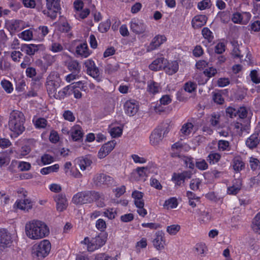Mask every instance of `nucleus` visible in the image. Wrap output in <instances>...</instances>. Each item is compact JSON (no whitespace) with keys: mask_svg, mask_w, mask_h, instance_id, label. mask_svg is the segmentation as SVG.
<instances>
[{"mask_svg":"<svg viewBox=\"0 0 260 260\" xmlns=\"http://www.w3.org/2000/svg\"><path fill=\"white\" fill-rule=\"evenodd\" d=\"M26 236L32 240H38L47 236L49 234L48 226L44 222L33 220L25 224Z\"/></svg>","mask_w":260,"mask_h":260,"instance_id":"f257e3e1","label":"nucleus"},{"mask_svg":"<svg viewBox=\"0 0 260 260\" xmlns=\"http://www.w3.org/2000/svg\"><path fill=\"white\" fill-rule=\"evenodd\" d=\"M25 119L24 114L20 111L14 110L10 114L8 127L15 137H18L25 130L24 123Z\"/></svg>","mask_w":260,"mask_h":260,"instance_id":"f03ea898","label":"nucleus"},{"mask_svg":"<svg viewBox=\"0 0 260 260\" xmlns=\"http://www.w3.org/2000/svg\"><path fill=\"white\" fill-rule=\"evenodd\" d=\"M103 194L95 191H85L79 192L75 194L72 202L76 205L90 203L94 201L99 200L103 198Z\"/></svg>","mask_w":260,"mask_h":260,"instance_id":"7ed1b4c3","label":"nucleus"},{"mask_svg":"<svg viewBox=\"0 0 260 260\" xmlns=\"http://www.w3.org/2000/svg\"><path fill=\"white\" fill-rule=\"evenodd\" d=\"M61 82V80L58 73L53 72L49 74L47 78L46 86L50 96L54 95L55 92L59 88Z\"/></svg>","mask_w":260,"mask_h":260,"instance_id":"20e7f679","label":"nucleus"},{"mask_svg":"<svg viewBox=\"0 0 260 260\" xmlns=\"http://www.w3.org/2000/svg\"><path fill=\"white\" fill-rule=\"evenodd\" d=\"M51 249V244L47 240H44L38 244H35L32 247V254L38 259L46 257Z\"/></svg>","mask_w":260,"mask_h":260,"instance_id":"39448f33","label":"nucleus"},{"mask_svg":"<svg viewBox=\"0 0 260 260\" xmlns=\"http://www.w3.org/2000/svg\"><path fill=\"white\" fill-rule=\"evenodd\" d=\"M107 240L106 234H100L94 238H92L87 245L89 251H93L103 246Z\"/></svg>","mask_w":260,"mask_h":260,"instance_id":"423d86ee","label":"nucleus"},{"mask_svg":"<svg viewBox=\"0 0 260 260\" xmlns=\"http://www.w3.org/2000/svg\"><path fill=\"white\" fill-rule=\"evenodd\" d=\"M94 184L97 186H109L114 183V179L110 176L104 173L95 175L93 178Z\"/></svg>","mask_w":260,"mask_h":260,"instance_id":"0eeeda50","label":"nucleus"},{"mask_svg":"<svg viewBox=\"0 0 260 260\" xmlns=\"http://www.w3.org/2000/svg\"><path fill=\"white\" fill-rule=\"evenodd\" d=\"M46 7L49 10L48 16L52 19H55L56 14L61 9L60 0H46Z\"/></svg>","mask_w":260,"mask_h":260,"instance_id":"6e6552de","label":"nucleus"},{"mask_svg":"<svg viewBox=\"0 0 260 260\" xmlns=\"http://www.w3.org/2000/svg\"><path fill=\"white\" fill-rule=\"evenodd\" d=\"M85 67L87 69V74L95 79L97 81H100L101 77L99 69L95 66L93 61L88 60L85 62Z\"/></svg>","mask_w":260,"mask_h":260,"instance_id":"1a4fd4ad","label":"nucleus"},{"mask_svg":"<svg viewBox=\"0 0 260 260\" xmlns=\"http://www.w3.org/2000/svg\"><path fill=\"white\" fill-rule=\"evenodd\" d=\"M11 234L6 230H0V250L11 246L12 243Z\"/></svg>","mask_w":260,"mask_h":260,"instance_id":"9d476101","label":"nucleus"},{"mask_svg":"<svg viewBox=\"0 0 260 260\" xmlns=\"http://www.w3.org/2000/svg\"><path fill=\"white\" fill-rule=\"evenodd\" d=\"M192 174L190 171H185L181 173H174L172 179L174 181L176 185L180 186L185 180L191 178Z\"/></svg>","mask_w":260,"mask_h":260,"instance_id":"9b49d317","label":"nucleus"},{"mask_svg":"<svg viewBox=\"0 0 260 260\" xmlns=\"http://www.w3.org/2000/svg\"><path fill=\"white\" fill-rule=\"evenodd\" d=\"M166 37L164 35H157L152 40L147 47V52L152 51L159 47L166 41Z\"/></svg>","mask_w":260,"mask_h":260,"instance_id":"f8f14e48","label":"nucleus"},{"mask_svg":"<svg viewBox=\"0 0 260 260\" xmlns=\"http://www.w3.org/2000/svg\"><path fill=\"white\" fill-rule=\"evenodd\" d=\"M54 198L56 203V209L58 211L62 212L67 209L68 203L65 195L63 194H56Z\"/></svg>","mask_w":260,"mask_h":260,"instance_id":"ddd939ff","label":"nucleus"},{"mask_svg":"<svg viewBox=\"0 0 260 260\" xmlns=\"http://www.w3.org/2000/svg\"><path fill=\"white\" fill-rule=\"evenodd\" d=\"M125 113L129 116L135 115L139 109L138 105L135 101H126L124 105Z\"/></svg>","mask_w":260,"mask_h":260,"instance_id":"4468645a","label":"nucleus"},{"mask_svg":"<svg viewBox=\"0 0 260 260\" xmlns=\"http://www.w3.org/2000/svg\"><path fill=\"white\" fill-rule=\"evenodd\" d=\"M153 245L158 250H161L165 248L166 241L164 235L160 232H157L153 241Z\"/></svg>","mask_w":260,"mask_h":260,"instance_id":"2eb2a0df","label":"nucleus"},{"mask_svg":"<svg viewBox=\"0 0 260 260\" xmlns=\"http://www.w3.org/2000/svg\"><path fill=\"white\" fill-rule=\"evenodd\" d=\"M115 144L114 141H111L103 145L99 151V158L101 159L105 157L114 149Z\"/></svg>","mask_w":260,"mask_h":260,"instance_id":"dca6fc26","label":"nucleus"},{"mask_svg":"<svg viewBox=\"0 0 260 260\" xmlns=\"http://www.w3.org/2000/svg\"><path fill=\"white\" fill-rule=\"evenodd\" d=\"M260 141V133H254L246 141V146L251 149L256 148Z\"/></svg>","mask_w":260,"mask_h":260,"instance_id":"f3484780","label":"nucleus"},{"mask_svg":"<svg viewBox=\"0 0 260 260\" xmlns=\"http://www.w3.org/2000/svg\"><path fill=\"white\" fill-rule=\"evenodd\" d=\"M163 135L160 128L155 129L150 136V142L152 145H158L162 140Z\"/></svg>","mask_w":260,"mask_h":260,"instance_id":"a211bd4d","label":"nucleus"},{"mask_svg":"<svg viewBox=\"0 0 260 260\" xmlns=\"http://www.w3.org/2000/svg\"><path fill=\"white\" fill-rule=\"evenodd\" d=\"M207 21L205 15H200L194 16L191 21L192 26L194 29H198L204 25Z\"/></svg>","mask_w":260,"mask_h":260,"instance_id":"6ab92c4d","label":"nucleus"},{"mask_svg":"<svg viewBox=\"0 0 260 260\" xmlns=\"http://www.w3.org/2000/svg\"><path fill=\"white\" fill-rule=\"evenodd\" d=\"M146 26L142 22L139 21H133L131 23V29L137 34H141L146 30Z\"/></svg>","mask_w":260,"mask_h":260,"instance_id":"aec40b11","label":"nucleus"},{"mask_svg":"<svg viewBox=\"0 0 260 260\" xmlns=\"http://www.w3.org/2000/svg\"><path fill=\"white\" fill-rule=\"evenodd\" d=\"M71 137L75 141L80 140L83 136L81 127L79 125H75L71 129Z\"/></svg>","mask_w":260,"mask_h":260,"instance_id":"412c9836","label":"nucleus"},{"mask_svg":"<svg viewBox=\"0 0 260 260\" xmlns=\"http://www.w3.org/2000/svg\"><path fill=\"white\" fill-rule=\"evenodd\" d=\"M40 45H35L33 44H24L21 47V50L29 55H34L35 53L39 49Z\"/></svg>","mask_w":260,"mask_h":260,"instance_id":"4be33fe9","label":"nucleus"},{"mask_svg":"<svg viewBox=\"0 0 260 260\" xmlns=\"http://www.w3.org/2000/svg\"><path fill=\"white\" fill-rule=\"evenodd\" d=\"M194 125L191 122H187L183 124L180 130V137L186 138L191 134Z\"/></svg>","mask_w":260,"mask_h":260,"instance_id":"5701e85b","label":"nucleus"},{"mask_svg":"<svg viewBox=\"0 0 260 260\" xmlns=\"http://www.w3.org/2000/svg\"><path fill=\"white\" fill-rule=\"evenodd\" d=\"M232 163L233 169L237 173L240 172L245 168V164L242 158L239 156L235 157L232 160Z\"/></svg>","mask_w":260,"mask_h":260,"instance_id":"b1692460","label":"nucleus"},{"mask_svg":"<svg viewBox=\"0 0 260 260\" xmlns=\"http://www.w3.org/2000/svg\"><path fill=\"white\" fill-rule=\"evenodd\" d=\"M66 64L68 69L72 73L75 74L79 73L81 70V66L77 60L70 59L67 61Z\"/></svg>","mask_w":260,"mask_h":260,"instance_id":"393cba45","label":"nucleus"},{"mask_svg":"<svg viewBox=\"0 0 260 260\" xmlns=\"http://www.w3.org/2000/svg\"><path fill=\"white\" fill-rule=\"evenodd\" d=\"M76 52L77 54L85 58L88 57L90 54L86 43H82L78 45L76 47Z\"/></svg>","mask_w":260,"mask_h":260,"instance_id":"a878e982","label":"nucleus"},{"mask_svg":"<svg viewBox=\"0 0 260 260\" xmlns=\"http://www.w3.org/2000/svg\"><path fill=\"white\" fill-rule=\"evenodd\" d=\"M165 61L164 57L157 58L149 65V69L153 71H157L162 68H164L163 64H166V62L164 63V61Z\"/></svg>","mask_w":260,"mask_h":260,"instance_id":"bb28decb","label":"nucleus"},{"mask_svg":"<svg viewBox=\"0 0 260 260\" xmlns=\"http://www.w3.org/2000/svg\"><path fill=\"white\" fill-rule=\"evenodd\" d=\"M17 208L24 211H28L32 208V204L28 199L20 200L17 202Z\"/></svg>","mask_w":260,"mask_h":260,"instance_id":"cd10ccee","label":"nucleus"},{"mask_svg":"<svg viewBox=\"0 0 260 260\" xmlns=\"http://www.w3.org/2000/svg\"><path fill=\"white\" fill-rule=\"evenodd\" d=\"M71 88L70 86H67L62 90H57L55 92L54 95H51L50 97H53L56 99H62L67 95L70 94V89Z\"/></svg>","mask_w":260,"mask_h":260,"instance_id":"c85d7f7f","label":"nucleus"},{"mask_svg":"<svg viewBox=\"0 0 260 260\" xmlns=\"http://www.w3.org/2000/svg\"><path fill=\"white\" fill-rule=\"evenodd\" d=\"M251 228L255 233L260 235V212L253 218Z\"/></svg>","mask_w":260,"mask_h":260,"instance_id":"c756f323","label":"nucleus"},{"mask_svg":"<svg viewBox=\"0 0 260 260\" xmlns=\"http://www.w3.org/2000/svg\"><path fill=\"white\" fill-rule=\"evenodd\" d=\"M166 72L171 75L176 73L178 70V64L177 61H172L169 63L168 66L164 67Z\"/></svg>","mask_w":260,"mask_h":260,"instance_id":"7c9ffc66","label":"nucleus"},{"mask_svg":"<svg viewBox=\"0 0 260 260\" xmlns=\"http://www.w3.org/2000/svg\"><path fill=\"white\" fill-rule=\"evenodd\" d=\"M178 201L176 198L172 197L166 200L164 204V208L170 209L175 208L178 206Z\"/></svg>","mask_w":260,"mask_h":260,"instance_id":"2f4dec72","label":"nucleus"},{"mask_svg":"<svg viewBox=\"0 0 260 260\" xmlns=\"http://www.w3.org/2000/svg\"><path fill=\"white\" fill-rule=\"evenodd\" d=\"M1 85L5 92L8 94L11 93L13 91V86L12 83L6 79H3L1 81Z\"/></svg>","mask_w":260,"mask_h":260,"instance_id":"473e14b6","label":"nucleus"},{"mask_svg":"<svg viewBox=\"0 0 260 260\" xmlns=\"http://www.w3.org/2000/svg\"><path fill=\"white\" fill-rule=\"evenodd\" d=\"M194 249L197 253L201 256H204L205 253L208 250L207 246L203 243L197 244L194 247Z\"/></svg>","mask_w":260,"mask_h":260,"instance_id":"72a5a7b5","label":"nucleus"},{"mask_svg":"<svg viewBox=\"0 0 260 260\" xmlns=\"http://www.w3.org/2000/svg\"><path fill=\"white\" fill-rule=\"evenodd\" d=\"M160 87L158 84L153 81H150L148 83L147 91L152 94H155L158 92Z\"/></svg>","mask_w":260,"mask_h":260,"instance_id":"f704fd0d","label":"nucleus"},{"mask_svg":"<svg viewBox=\"0 0 260 260\" xmlns=\"http://www.w3.org/2000/svg\"><path fill=\"white\" fill-rule=\"evenodd\" d=\"M59 168L58 164H55L53 166L44 168L41 170L40 173L42 175H47L52 172H57Z\"/></svg>","mask_w":260,"mask_h":260,"instance_id":"c9c22d12","label":"nucleus"},{"mask_svg":"<svg viewBox=\"0 0 260 260\" xmlns=\"http://www.w3.org/2000/svg\"><path fill=\"white\" fill-rule=\"evenodd\" d=\"M119 68V65L117 63L114 64H107L105 69V72L108 74H112L117 72Z\"/></svg>","mask_w":260,"mask_h":260,"instance_id":"e433bc0d","label":"nucleus"},{"mask_svg":"<svg viewBox=\"0 0 260 260\" xmlns=\"http://www.w3.org/2000/svg\"><path fill=\"white\" fill-rule=\"evenodd\" d=\"M221 155L218 153L212 152L210 153L207 157V160L210 164H214L219 161Z\"/></svg>","mask_w":260,"mask_h":260,"instance_id":"4c0bfd02","label":"nucleus"},{"mask_svg":"<svg viewBox=\"0 0 260 260\" xmlns=\"http://www.w3.org/2000/svg\"><path fill=\"white\" fill-rule=\"evenodd\" d=\"M136 172L140 178L145 180L149 173V170L148 167H138L136 169Z\"/></svg>","mask_w":260,"mask_h":260,"instance_id":"58836bf2","label":"nucleus"},{"mask_svg":"<svg viewBox=\"0 0 260 260\" xmlns=\"http://www.w3.org/2000/svg\"><path fill=\"white\" fill-rule=\"evenodd\" d=\"M92 163V161L87 158H83L79 160V165L81 170H85L87 167H89Z\"/></svg>","mask_w":260,"mask_h":260,"instance_id":"ea45409f","label":"nucleus"},{"mask_svg":"<svg viewBox=\"0 0 260 260\" xmlns=\"http://www.w3.org/2000/svg\"><path fill=\"white\" fill-rule=\"evenodd\" d=\"M111 22L110 20L108 19L106 21L100 23L98 28L100 31L102 33L107 32L110 28Z\"/></svg>","mask_w":260,"mask_h":260,"instance_id":"a19ab883","label":"nucleus"},{"mask_svg":"<svg viewBox=\"0 0 260 260\" xmlns=\"http://www.w3.org/2000/svg\"><path fill=\"white\" fill-rule=\"evenodd\" d=\"M20 20H14L7 23V25L12 31H16L20 28Z\"/></svg>","mask_w":260,"mask_h":260,"instance_id":"79ce46f5","label":"nucleus"},{"mask_svg":"<svg viewBox=\"0 0 260 260\" xmlns=\"http://www.w3.org/2000/svg\"><path fill=\"white\" fill-rule=\"evenodd\" d=\"M109 132L112 137H119L122 135V129L119 126L114 127L110 129Z\"/></svg>","mask_w":260,"mask_h":260,"instance_id":"37998d69","label":"nucleus"},{"mask_svg":"<svg viewBox=\"0 0 260 260\" xmlns=\"http://www.w3.org/2000/svg\"><path fill=\"white\" fill-rule=\"evenodd\" d=\"M218 147L220 151L230 150V143L229 141L225 140H219L218 142Z\"/></svg>","mask_w":260,"mask_h":260,"instance_id":"c03bdc74","label":"nucleus"},{"mask_svg":"<svg viewBox=\"0 0 260 260\" xmlns=\"http://www.w3.org/2000/svg\"><path fill=\"white\" fill-rule=\"evenodd\" d=\"M196 88L197 84L191 81L186 82L184 86V90L189 93H191L194 91L196 89Z\"/></svg>","mask_w":260,"mask_h":260,"instance_id":"a18cd8bd","label":"nucleus"},{"mask_svg":"<svg viewBox=\"0 0 260 260\" xmlns=\"http://www.w3.org/2000/svg\"><path fill=\"white\" fill-rule=\"evenodd\" d=\"M41 160L43 165H46L53 162L54 158L48 154H44L41 156Z\"/></svg>","mask_w":260,"mask_h":260,"instance_id":"49530a36","label":"nucleus"},{"mask_svg":"<svg viewBox=\"0 0 260 260\" xmlns=\"http://www.w3.org/2000/svg\"><path fill=\"white\" fill-rule=\"evenodd\" d=\"M49 49L53 52L57 53L62 51L63 47L60 43L57 42H52L49 48Z\"/></svg>","mask_w":260,"mask_h":260,"instance_id":"de8ad7c7","label":"nucleus"},{"mask_svg":"<svg viewBox=\"0 0 260 260\" xmlns=\"http://www.w3.org/2000/svg\"><path fill=\"white\" fill-rule=\"evenodd\" d=\"M10 161V157L4 154H0V168L7 166Z\"/></svg>","mask_w":260,"mask_h":260,"instance_id":"09e8293b","label":"nucleus"},{"mask_svg":"<svg viewBox=\"0 0 260 260\" xmlns=\"http://www.w3.org/2000/svg\"><path fill=\"white\" fill-rule=\"evenodd\" d=\"M43 59L45 61L46 65L48 67L52 65L56 60L55 56L50 54H46L43 57Z\"/></svg>","mask_w":260,"mask_h":260,"instance_id":"8fccbe9b","label":"nucleus"},{"mask_svg":"<svg viewBox=\"0 0 260 260\" xmlns=\"http://www.w3.org/2000/svg\"><path fill=\"white\" fill-rule=\"evenodd\" d=\"M180 229V225L178 224H173L170 226H168L167 229V231L170 235H176Z\"/></svg>","mask_w":260,"mask_h":260,"instance_id":"3c124183","label":"nucleus"},{"mask_svg":"<svg viewBox=\"0 0 260 260\" xmlns=\"http://www.w3.org/2000/svg\"><path fill=\"white\" fill-rule=\"evenodd\" d=\"M64 119L70 122H73L75 120V117L72 112L70 110H66L63 114Z\"/></svg>","mask_w":260,"mask_h":260,"instance_id":"603ef678","label":"nucleus"},{"mask_svg":"<svg viewBox=\"0 0 260 260\" xmlns=\"http://www.w3.org/2000/svg\"><path fill=\"white\" fill-rule=\"evenodd\" d=\"M95 226L101 232L104 231L107 228L106 222L103 219H99L96 221Z\"/></svg>","mask_w":260,"mask_h":260,"instance_id":"864d4df0","label":"nucleus"},{"mask_svg":"<svg viewBox=\"0 0 260 260\" xmlns=\"http://www.w3.org/2000/svg\"><path fill=\"white\" fill-rule=\"evenodd\" d=\"M70 86L71 87V88L69 90V91L70 92V94L73 93L75 98L80 99L82 96V94L80 90L78 88H77V86H76V85Z\"/></svg>","mask_w":260,"mask_h":260,"instance_id":"5fc2aeb1","label":"nucleus"},{"mask_svg":"<svg viewBox=\"0 0 260 260\" xmlns=\"http://www.w3.org/2000/svg\"><path fill=\"white\" fill-rule=\"evenodd\" d=\"M47 124V121L44 118H40L36 120L35 125L37 128H45Z\"/></svg>","mask_w":260,"mask_h":260,"instance_id":"6e6d98bb","label":"nucleus"},{"mask_svg":"<svg viewBox=\"0 0 260 260\" xmlns=\"http://www.w3.org/2000/svg\"><path fill=\"white\" fill-rule=\"evenodd\" d=\"M202 34L205 39L211 41L213 39L212 32L207 27H204L202 30Z\"/></svg>","mask_w":260,"mask_h":260,"instance_id":"4d7b16f0","label":"nucleus"},{"mask_svg":"<svg viewBox=\"0 0 260 260\" xmlns=\"http://www.w3.org/2000/svg\"><path fill=\"white\" fill-rule=\"evenodd\" d=\"M20 35V37L25 41L30 40L32 38V32L30 30H26L22 31Z\"/></svg>","mask_w":260,"mask_h":260,"instance_id":"13d9d810","label":"nucleus"},{"mask_svg":"<svg viewBox=\"0 0 260 260\" xmlns=\"http://www.w3.org/2000/svg\"><path fill=\"white\" fill-rule=\"evenodd\" d=\"M217 73L216 69L213 68H209L208 69H206L203 74L209 79V78L214 76Z\"/></svg>","mask_w":260,"mask_h":260,"instance_id":"bf43d9fd","label":"nucleus"},{"mask_svg":"<svg viewBox=\"0 0 260 260\" xmlns=\"http://www.w3.org/2000/svg\"><path fill=\"white\" fill-rule=\"evenodd\" d=\"M250 76L251 81L253 83L255 84H258L260 83V77H258L257 72L256 70H252L250 72Z\"/></svg>","mask_w":260,"mask_h":260,"instance_id":"052dcab7","label":"nucleus"},{"mask_svg":"<svg viewBox=\"0 0 260 260\" xmlns=\"http://www.w3.org/2000/svg\"><path fill=\"white\" fill-rule=\"evenodd\" d=\"M89 9H85L83 10L82 11L76 12L75 15L77 18H80L81 19H84L86 18L89 14Z\"/></svg>","mask_w":260,"mask_h":260,"instance_id":"680f3d73","label":"nucleus"},{"mask_svg":"<svg viewBox=\"0 0 260 260\" xmlns=\"http://www.w3.org/2000/svg\"><path fill=\"white\" fill-rule=\"evenodd\" d=\"M242 24H246L251 18V14L249 12H244L241 13Z\"/></svg>","mask_w":260,"mask_h":260,"instance_id":"e2e57ef3","label":"nucleus"},{"mask_svg":"<svg viewBox=\"0 0 260 260\" xmlns=\"http://www.w3.org/2000/svg\"><path fill=\"white\" fill-rule=\"evenodd\" d=\"M250 168L252 170H255L260 165L259 161L255 158L251 157L249 160Z\"/></svg>","mask_w":260,"mask_h":260,"instance_id":"0e129e2a","label":"nucleus"},{"mask_svg":"<svg viewBox=\"0 0 260 260\" xmlns=\"http://www.w3.org/2000/svg\"><path fill=\"white\" fill-rule=\"evenodd\" d=\"M205 77L203 73L198 74L196 75V80L198 82L199 84L203 85L205 84L208 80V79L205 78Z\"/></svg>","mask_w":260,"mask_h":260,"instance_id":"69168bd1","label":"nucleus"},{"mask_svg":"<svg viewBox=\"0 0 260 260\" xmlns=\"http://www.w3.org/2000/svg\"><path fill=\"white\" fill-rule=\"evenodd\" d=\"M249 26L250 27V30L254 32H258L260 31V21H254L251 22Z\"/></svg>","mask_w":260,"mask_h":260,"instance_id":"338daca9","label":"nucleus"},{"mask_svg":"<svg viewBox=\"0 0 260 260\" xmlns=\"http://www.w3.org/2000/svg\"><path fill=\"white\" fill-rule=\"evenodd\" d=\"M116 214V212L113 209H107L104 212V215L110 219H114Z\"/></svg>","mask_w":260,"mask_h":260,"instance_id":"774afa93","label":"nucleus"}]
</instances>
